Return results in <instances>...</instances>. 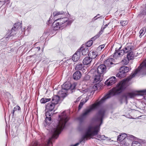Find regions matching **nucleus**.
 <instances>
[{
    "label": "nucleus",
    "instance_id": "nucleus-41",
    "mask_svg": "<svg viewBox=\"0 0 146 146\" xmlns=\"http://www.w3.org/2000/svg\"><path fill=\"white\" fill-rule=\"evenodd\" d=\"M97 16V15L95 16L92 19V21H95V20L98 19L99 17H98V18H96V17Z\"/></svg>",
    "mask_w": 146,
    "mask_h": 146
},
{
    "label": "nucleus",
    "instance_id": "nucleus-14",
    "mask_svg": "<svg viewBox=\"0 0 146 146\" xmlns=\"http://www.w3.org/2000/svg\"><path fill=\"white\" fill-rule=\"evenodd\" d=\"M106 66L105 65L101 64L98 66L97 70L95 71L103 75V74L106 72Z\"/></svg>",
    "mask_w": 146,
    "mask_h": 146
},
{
    "label": "nucleus",
    "instance_id": "nucleus-46",
    "mask_svg": "<svg viewBox=\"0 0 146 146\" xmlns=\"http://www.w3.org/2000/svg\"><path fill=\"white\" fill-rule=\"evenodd\" d=\"M128 144L129 145V144L128 143H125V145H128Z\"/></svg>",
    "mask_w": 146,
    "mask_h": 146
},
{
    "label": "nucleus",
    "instance_id": "nucleus-7",
    "mask_svg": "<svg viewBox=\"0 0 146 146\" xmlns=\"http://www.w3.org/2000/svg\"><path fill=\"white\" fill-rule=\"evenodd\" d=\"M55 106V104L51 102L48 103L46 106L45 115L46 117L45 121L48 125H49L51 123V119L50 116L54 113L52 111L54 110Z\"/></svg>",
    "mask_w": 146,
    "mask_h": 146
},
{
    "label": "nucleus",
    "instance_id": "nucleus-25",
    "mask_svg": "<svg viewBox=\"0 0 146 146\" xmlns=\"http://www.w3.org/2000/svg\"><path fill=\"white\" fill-rule=\"evenodd\" d=\"M80 50L82 51V54L83 55H86L88 52V49L87 47L84 48L83 47H82Z\"/></svg>",
    "mask_w": 146,
    "mask_h": 146
},
{
    "label": "nucleus",
    "instance_id": "nucleus-22",
    "mask_svg": "<svg viewBox=\"0 0 146 146\" xmlns=\"http://www.w3.org/2000/svg\"><path fill=\"white\" fill-rule=\"evenodd\" d=\"M92 59L90 57H86L85 58L83 61V63L84 65H88L90 64Z\"/></svg>",
    "mask_w": 146,
    "mask_h": 146
},
{
    "label": "nucleus",
    "instance_id": "nucleus-40",
    "mask_svg": "<svg viewBox=\"0 0 146 146\" xmlns=\"http://www.w3.org/2000/svg\"><path fill=\"white\" fill-rule=\"evenodd\" d=\"M104 46L105 45L104 44L101 45L99 46L98 48L99 49L100 48L101 50H102V49L104 48Z\"/></svg>",
    "mask_w": 146,
    "mask_h": 146
},
{
    "label": "nucleus",
    "instance_id": "nucleus-18",
    "mask_svg": "<svg viewBox=\"0 0 146 146\" xmlns=\"http://www.w3.org/2000/svg\"><path fill=\"white\" fill-rule=\"evenodd\" d=\"M133 46L131 44H127L125 47L123 49L124 53H127L132 50L133 49Z\"/></svg>",
    "mask_w": 146,
    "mask_h": 146
},
{
    "label": "nucleus",
    "instance_id": "nucleus-37",
    "mask_svg": "<svg viewBox=\"0 0 146 146\" xmlns=\"http://www.w3.org/2000/svg\"><path fill=\"white\" fill-rule=\"evenodd\" d=\"M128 23V22L127 21H121L120 22L122 26H125Z\"/></svg>",
    "mask_w": 146,
    "mask_h": 146
},
{
    "label": "nucleus",
    "instance_id": "nucleus-38",
    "mask_svg": "<svg viewBox=\"0 0 146 146\" xmlns=\"http://www.w3.org/2000/svg\"><path fill=\"white\" fill-rule=\"evenodd\" d=\"M17 24L18 23H15V24L13 28L17 30L18 28L19 27V25H17Z\"/></svg>",
    "mask_w": 146,
    "mask_h": 146
},
{
    "label": "nucleus",
    "instance_id": "nucleus-32",
    "mask_svg": "<svg viewBox=\"0 0 146 146\" xmlns=\"http://www.w3.org/2000/svg\"><path fill=\"white\" fill-rule=\"evenodd\" d=\"M92 40H90L87 42L86 44V47H90V46L92 44H93V42L92 40H95L96 39H95V38H94V39H92Z\"/></svg>",
    "mask_w": 146,
    "mask_h": 146
},
{
    "label": "nucleus",
    "instance_id": "nucleus-3",
    "mask_svg": "<svg viewBox=\"0 0 146 146\" xmlns=\"http://www.w3.org/2000/svg\"><path fill=\"white\" fill-rule=\"evenodd\" d=\"M143 74V62L140 64L137 69L131 74L126 79H124L121 81L119 84L117 86L112 90H110L109 92L98 102L93 104L90 106L87 109L84 110L83 113L77 118V119L79 121L80 124L79 125L78 129L79 130L81 131L82 128L81 127V124L87 116L93 110L96 108L97 107L104 102L106 100L112 97L115 95L118 94L121 92L122 90L124 89L126 87L127 83L132 78L134 77L137 74Z\"/></svg>",
    "mask_w": 146,
    "mask_h": 146
},
{
    "label": "nucleus",
    "instance_id": "nucleus-4",
    "mask_svg": "<svg viewBox=\"0 0 146 146\" xmlns=\"http://www.w3.org/2000/svg\"><path fill=\"white\" fill-rule=\"evenodd\" d=\"M105 111L104 109H101L100 110L96 116L94 118V120L100 123L99 124L95 125H90L86 129L85 134L83 136L82 140L80 142L77 143L74 145L71 146H77L84 140L90 137H92L97 135V137L98 138L99 140H104L106 138L104 135H98L100 129V126L102 123V119L104 116Z\"/></svg>",
    "mask_w": 146,
    "mask_h": 146
},
{
    "label": "nucleus",
    "instance_id": "nucleus-49",
    "mask_svg": "<svg viewBox=\"0 0 146 146\" xmlns=\"http://www.w3.org/2000/svg\"><path fill=\"white\" fill-rule=\"evenodd\" d=\"M99 15V14H98V15H97V16H98V15Z\"/></svg>",
    "mask_w": 146,
    "mask_h": 146
},
{
    "label": "nucleus",
    "instance_id": "nucleus-30",
    "mask_svg": "<svg viewBox=\"0 0 146 146\" xmlns=\"http://www.w3.org/2000/svg\"><path fill=\"white\" fill-rule=\"evenodd\" d=\"M64 12L62 11H55L53 13V15L54 17L58 16L59 15L64 14Z\"/></svg>",
    "mask_w": 146,
    "mask_h": 146
},
{
    "label": "nucleus",
    "instance_id": "nucleus-48",
    "mask_svg": "<svg viewBox=\"0 0 146 146\" xmlns=\"http://www.w3.org/2000/svg\"><path fill=\"white\" fill-rule=\"evenodd\" d=\"M145 9L146 10V4L145 6ZM145 14H146V12H145Z\"/></svg>",
    "mask_w": 146,
    "mask_h": 146
},
{
    "label": "nucleus",
    "instance_id": "nucleus-34",
    "mask_svg": "<svg viewBox=\"0 0 146 146\" xmlns=\"http://www.w3.org/2000/svg\"><path fill=\"white\" fill-rule=\"evenodd\" d=\"M21 108L19 106H17L15 107L12 112V116L13 117L14 115V113L15 111H17V110L19 111L20 110Z\"/></svg>",
    "mask_w": 146,
    "mask_h": 146
},
{
    "label": "nucleus",
    "instance_id": "nucleus-20",
    "mask_svg": "<svg viewBox=\"0 0 146 146\" xmlns=\"http://www.w3.org/2000/svg\"><path fill=\"white\" fill-rule=\"evenodd\" d=\"M114 59L112 58H109L106 60L104 62V64L105 66L110 67L111 65L113 64V62L114 61Z\"/></svg>",
    "mask_w": 146,
    "mask_h": 146
},
{
    "label": "nucleus",
    "instance_id": "nucleus-13",
    "mask_svg": "<svg viewBox=\"0 0 146 146\" xmlns=\"http://www.w3.org/2000/svg\"><path fill=\"white\" fill-rule=\"evenodd\" d=\"M103 75L94 71L93 75L94 83L99 82L102 80Z\"/></svg>",
    "mask_w": 146,
    "mask_h": 146
},
{
    "label": "nucleus",
    "instance_id": "nucleus-21",
    "mask_svg": "<svg viewBox=\"0 0 146 146\" xmlns=\"http://www.w3.org/2000/svg\"><path fill=\"white\" fill-rule=\"evenodd\" d=\"M82 75L80 72L77 71L75 72L73 75V79L75 80L80 79Z\"/></svg>",
    "mask_w": 146,
    "mask_h": 146
},
{
    "label": "nucleus",
    "instance_id": "nucleus-47",
    "mask_svg": "<svg viewBox=\"0 0 146 146\" xmlns=\"http://www.w3.org/2000/svg\"><path fill=\"white\" fill-rule=\"evenodd\" d=\"M37 48H38V49L39 50H40V47H37Z\"/></svg>",
    "mask_w": 146,
    "mask_h": 146
},
{
    "label": "nucleus",
    "instance_id": "nucleus-16",
    "mask_svg": "<svg viewBox=\"0 0 146 146\" xmlns=\"http://www.w3.org/2000/svg\"><path fill=\"white\" fill-rule=\"evenodd\" d=\"M17 30V29H15L13 28H12L10 31L7 32V35L5 36V38H7L12 36L15 35L16 33Z\"/></svg>",
    "mask_w": 146,
    "mask_h": 146
},
{
    "label": "nucleus",
    "instance_id": "nucleus-44",
    "mask_svg": "<svg viewBox=\"0 0 146 146\" xmlns=\"http://www.w3.org/2000/svg\"><path fill=\"white\" fill-rule=\"evenodd\" d=\"M97 86H96V85H94V86H93V88H94L95 89L96 88H97Z\"/></svg>",
    "mask_w": 146,
    "mask_h": 146
},
{
    "label": "nucleus",
    "instance_id": "nucleus-42",
    "mask_svg": "<svg viewBox=\"0 0 146 146\" xmlns=\"http://www.w3.org/2000/svg\"><path fill=\"white\" fill-rule=\"evenodd\" d=\"M51 18H52V17H51L50 18L49 20L48 21L47 23V24L48 25L49 24L51 23H52V22L50 20Z\"/></svg>",
    "mask_w": 146,
    "mask_h": 146
},
{
    "label": "nucleus",
    "instance_id": "nucleus-36",
    "mask_svg": "<svg viewBox=\"0 0 146 146\" xmlns=\"http://www.w3.org/2000/svg\"><path fill=\"white\" fill-rule=\"evenodd\" d=\"M137 92L141 95H146V90H143L138 91Z\"/></svg>",
    "mask_w": 146,
    "mask_h": 146
},
{
    "label": "nucleus",
    "instance_id": "nucleus-9",
    "mask_svg": "<svg viewBox=\"0 0 146 146\" xmlns=\"http://www.w3.org/2000/svg\"><path fill=\"white\" fill-rule=\"evenodd\" d=\"M129 70L128 67L123 66L120 68L119 72L116 75L119 78H123L126 75V73Z\"/></svg>",
    "mask_w": 146,
    "mask_h": 146
},
{
    "label": "nucleus",
    "instance_id": "nucleus-19",
    "mask_svg": "<svg viewBox=\"0 0 146 146\" xmlns=\"http://www.w3.org/2000/svg\"><path fill=\"white\" fill-rule=\"evenodd\" d=\"M80 57V52L77 50L73 56L72 57V60L74 62H76L79 59Z\"/></svg>",
    "mask_w": 146,
    "mask_h": 146
},
{
    "label": "nucleus",
    "instance_id": "nucleus-31",
    "mask_svg": "<svg viewBox=\"0 0 146 146\" xmlns=\"http://www.w3.org/2000/svg\"><path fill=\"white\" fill-rule=\"evenodd\" d=\"M50 98H43L40 100V102L41 103H45L47 102L50 101Z\"/></svg>",
    "mask_w": 146,
    "mask_h": 146
},
{
    "label": "nucleus",
    "instance_id": "nucleus-8",
    "mask_svg": "<svg viewBox=\"0 0 146 146\" xmlns=\"http://www.w3.org/2000/svg\"><path fill=\"white\" fill-rule=\"evenodd\" d=\"M76 86L74 84L72 85L69 82L64 83L62 86L61 90L59 91L58 93L61 97H65L66 96V92L70 91L72 92L73 90L75 88Z\"/></svg>",
    "mask_w": 146,
    "mask_h": 146
},
{
    "label": "nucleus",
    "instance_id": "nucleus-35",
    "mask_svg": "<svg viewBox=\"0 0 146 146\" xmlns=\"http://www.w3.org/2000/svg\"><path fill=\"white\" fill-rule=\"evenodd\" d=\"M87 102V100H86L85 101H82V100H81V101L80 104L78 106V110H80L81 108L82 107L83 105Z\"/></svg>",
    "mask_w": 146,
    "mask_h": 146
},
{
    "label": "nucleus",
    "instance_id": "nucleus-27",
    "mask_svg": "<svg viewBox=\"0 0 146 146\" xmlns=\"http://www.w3.org/2000/svg\"><path fill=\"white\" fill-rule=\"evenodd\" d=\"M146 32V26H145L142 28L139 32L140 35L139 36L141 37L142 36L144 35Z\"/></svg>",
    "mask_w": 146,
    "mask_h": 146
},
{
    "label": "nucleus",
    "instance_id": "nucleus-24",
    "mask_svg": "<svg viewBox=\"0 0 146 146\" xmlns=\"http://www.w3.org/2000/svg\"><path fill=\"white\" fill-rule=\"evenodd\" d=\"M108 26V25L106 24L104 26V27H102L101 29V31L98 33L94 37H93L92 39H94V38H95V39L98 38L99 37V36L102 33L103 31L104 30V29L106 28Z\"/></svg>",
    "mask_w": 146,
    "mask_h": 146
},
{
    "label": "nucleus",
    "instance_id": "nucleus-33",
    "mask_svg": "<svg viewBox=\"0 0 146 146\" xmlns=\"http://www.w3.org/2000/svg\"><path fill=\"white\" fill-rule=\"evenodd\" d=\"M132 146H141V144L137 141H134L132 143Z\"/></svg>",
    "mask_w": 146,
    "mask_h": 146
},
{
    "label": "nucleus",
    "instance_id": "nucleus-10",
    "mask_svg": "<svg viewBox=\"0 0 146 146\" xmlns=\"http://www.w3.org/2000/svg\"><path fill=\"white\" fill-rule=\"evenodd\" d=\"M138 94L134 92H127L123 94L121 97V103L123 101L126 102V104L127 103V100L130 98H133Z\"/></svg>",
    "mask_w": 146,
    "mask_h": 146
},
{
    "label": "nucleus",
    "instance_id": "nucleus-11",
    "mask_svg": "<svg viewBox=\"0 0 146 146\" xmlns=\"http://www.w3.org/2000/svg\"><path fill=\"white\" fill-rule=\"evenodd\" d=\"M136 138L133 136L131 135H129L128 136L127 135L124 133L120 134L117 137V140L120 141L125 142L126 139L131 140H135Z\"/></svg>",
    "mask_w": 146,
    "mask_h": 146
},
{
    "label": "nucleus",
    "instance_id": "nucleus-26",
    "mask_svg": "<svg viewBox=\"0 0 146 146\" xmlns=\"http://www.w3.org/2000/svg\"><path fill=\"white\" fill-rule=\"evenodd\" d=\"M135 56V54H134L133 52L131 51L130 52L128 53L127 55V57L130 60L132 59Z\"/></svg>",
    "mask_w": 146,
    "mask_h": 146
},
{
    "label": "nucleus",
    "instance_id": "nucleus-50",
    "mask_svg": "<svg viewBox=\"0 0 146 146\" xmlns=\"http://www.w3.org/2000/svg\"><path fill=\"white\" fill-rule=\"evenodd\" d=\"M4 0V1H7V0Z\"/></svg>",
    "mask_w": 146,
    "mask_h": 146
},
{
    "label": "nucleus",
    "instance_id": "nucleus-23",
    "mask_svg": "<svg viewBox=\"0 0 146 146\" xmlns=\"http://www.w3.org/2000/svg\"><path fill=\"white\" fill-rule=\"evenodd\" d=\"M75 69L76 70H81L83 71L84 70H85L84 65L82 63H78L76 66Z\"/></svg>",
    "mask_w": 146,
    "mask_h": 146
},
{
    "label": "nucleus",
    "instance_id": "nucleus-29",
    "mask_svg": "<svg viewBox=\"0 0 146 146\" xmlns=\"http://www.w3.org/2000/svg\"><path fill=\"white\" fill-rule=\"evenodd\" d=\"M130 60L127 57H125L122 61V63L124 65H126L128 64Z\"/></svg>",
    "mask_w": 146,
    "mask_h": 146
},
{
    "label": "nucleus",
    "instance_id": "nucleus-6",
    "mask_svg": "<svg viewBox=\"0 0 146 146\" xmlns=\"http://www.w3.org/2000/svg\"><path fill=\"white\" fill-rule=\"evenodd\" d=\"M73 21V20H69L67 17L58 18L54 20L52 24V27L54 30H57L61 28L70 25Z\"/></svg>",
    "mask_w": 146,
    "mask_h": 146
},
{
    "label": "nucleus",
    "instance_id": "nucleus-39",
    "mask_svg": "<svg viewBox=\"0 0 146 146\" xmlns=\"http://www.w3.org/2000/svg\"><path fill=\"white\" fill-rule=\"evenodd\" d=\"M38 143L37 141H35L33 143V146H38Z\"/></svg>",
    "mask_w": 146,
    "mask_h": 146
},
{
    "label": "nucleus",
    "instance_id": "nucleus-1",
    "mask_svg": "<svg viewBox=\"0 0 146 146\" xmlns=\"http://www.w3.org/2000/svg\"><path fill=\"white\" fill-rule=\"evenodd\" d=\"M143 61L140 64L137 69L131 74L126 79H124L121 81L119 84L117 86L112 90H110L109 92L98 102L93 104L90 106L87 109L84 110L83 113L77 118V119L79 121L80 124L78 129L79 130L81 131L82 128L81 127V124L87 116L93 110L96 108L97 107L104 102L106 100L112 97L115 95L118 94L121 92L122 90L124 89L126 87L127 83L132 78L134 77L137 74H143Z\"/></svg>",
    "mask_w": 146,
    "mask_h": 146
},
{
    "label": "nucleus",
    "instance_id": "nucleus-15",
    "mask_svg": "<svg viewBox=\"0 0 146 146\" xmlns=\"http://www.w3.org/2000/svg\"><path fill=\"white\" fill-rule=\"evenodd\" d=\"M116 80L115 77H112L105 82V84L108 86L111 85L115 83Z\"/></svg>",
    "mask_w": 146,
    "mask_h": 146
},
{
    "label": "nucleus",
    "instance_id": "nucleus-12",
    "mask_svg": "<svg viewBox=\"0 0 146 146\" xmlns=\"http://www.w3.org/2000/svg\"><path fill=\"white\" fill-rule=\"evenodd\" d=\"M121 46L118 49L116 48L115 51L113 55V57L115 59L120 57L122 56L124 54L123 49L121 50Z\"/></svg>",
    "mask_w": 146,
    "mask_h": 146
},
{
    "label": "nucleus",
    "instance_id": "nucleus-45",
    "mask_svg": "<svg viewBox=\"0 0 146 146\" xmlns=\"http://www.w3.org/2000/svg\"><path fill=\"white\" fill-rule=\"evenodd\" d=\"M146 12V11L145 12V13H144L143 12V14L141 13V14H140V16H141L142 14V15L145 14V12Z\"/></svg>",
    "mask_w": 146,
    "mask_h": 146
},
{
    "label": "nucleus",
    "instance_id": "nucleus-5",
    "mask_svg": "<svg viewBox=\"0 0 146 146\" xmlns=\"http://www.w3.org/2000/svg\"><path fill=\"white\" fill-rule=\"evenodd\" d=\"M58 119L59 120L57 125L50 130L52 137L48 140L45 146H52V142L54 141V139H57L65 127L66 123L68 120L69 117L66 115L65 111L59 115Z\"/></svg>",
    "mask_w": 146,
    "mask_h": 146
},
{
    "label": "nucleus",
    "instance_id": "nucleus-43",
    "mask_svg": "<svg viewBox=\"0 0 146 146\" xmlns=\"http://www.w3.org/2000/svg\"><path fill=\"white\" fill-rule=\"evenodd\" d=\"M143 99L145 100L146 102V96H144L143 97Z\"/></svg>",
    "mask_w": 146,
    "mask_h": 146
},
{
    "label": "nucleus",
    "instance_id": "nucleus-28",
    "mask_svg": "<svg viewBox=\"0 0 146 146\" xmlns=\"http://www.w3.org/2000/svg\"><path fill=\"white\" fill-rule=\"evenodd\" d=\"M91 53L90 54V56L91 57V58H92V59L95 58L98 55L97 52L96 51H92Z\"/></svg>",
    "mask_w": 146,
    "mask_h": 146
},
{
    "label": "nucleus",
    "instance_id": "nucleus-2",
    "mask_svg": "<svg viewBox=\"0 0 146 146\" xmlns=\"http://www.w3.org/2000/svg\"><path fill=\"white\" fill-rule=\"evenodd\" d=\"M143 74V62L140 64L138 68L133 72L129 77L121 81L116 88L110 90L109 92L102 98L100 101L96 103L92 104L88 108L84 110L83 113L77 118V119L80 123V124L78 127V130L80 131L82 130V128L80 127H81V124L83 122L85 119L90 112L104 102L107 99L121 92L122 90L125 88L127 83L132 78L135 77L136 75Z\"/></svg>",
    "mask_w": 146,
    "mask_h": 146
},
{
    "label": "nucleus",
    "instance_id": "nucleus-17",
    "mask_svg": "<svg viewBox=\"0 0 146 146\" xmlns=\"http://www.w3.org/2000/svg\"><path fill=\"white\" fill-rule=\"evenodd\" d=\"M59 96L54 95L52 98L51 102L55 105L58 104L60 101V97H61L60 95Z\"/></svg>",
    "mask_w": 146,
    "mask_h": 146
}]
</instances>
